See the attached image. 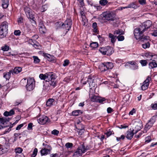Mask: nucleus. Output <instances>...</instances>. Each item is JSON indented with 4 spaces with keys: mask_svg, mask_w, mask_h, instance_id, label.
<instances>
[{
    "mask_svg": "<svg viewBox=\"0 0 157 157\" xmlns=\"http://www.w3.org/2000/svg\"><path fill=\"white\" fill-rule=\"evenodd\" d=\"M151 25V22L150 20H148L142 23L139 27L135 29L134 30L135 38L137 40L140 38L144 32L149 28Z\"/></svg>",
    "mask_w": 157,
    "mask_h": 157,
    "instance_id": "1",
    "label": "nucleus"
},
{
    "mask_svg": "<svg viewBox=\"0 0 157 157\" xmlns=\"http://www.w3.org/2000/svg\"><path fill=\"white\" fill-rule=\"evenodd\" d=\"M39 77L41 79L49 82L50 85L53 87L56 86V85L55 76L52 72H50L45 74H41L39 75Z\"/></svg>",
    "mask_w": 157,
    "mask_h": 157,
    "instance_id": "2",
    "label": "nucleus"
},
{
    "mask_svg": "<svg viewBox=\"0 0 157 157\" xmlns=\"http://www.w3.org/2000/svg\"><path fill=\"white\" fill-rule=\"evenodd\" d=\"M100 19L106 20L109 21H115L116 22V18L115 14L112 12H104L101 14L100 17Z\"/></svg>",
    "mask_w": 157,
    "mask_h": 157,
    "instance_id": "3",
    "label": "nucleus"
},
{
    "mask_svg": "<svg viewBox=\"0 0 157 157\" xmlns=\"http://www.w3.org/2000/svg\"><path fill=\"white\" fill-rule=\"evenodd\" d=\"M8 23L6 21L2 22L0 26V38L6 37L8 33Z\"/></svg>",
    "mask_w": 157,
    "mask_h": 157,
    "instance_id": "4",
    "label": "nucleus"
},
{
    "mask_svg": "<svg viewBox=\"0 0 157 157\" xmlns=\"http://www.w3.org/2000/svg\"><path fill=\"white\" fill-rule=\"evenodd\" d=\"M27 17L31 20H32L33 22L32 23L35 24V19L34 15L32 13V10L31 9L28 7L26 6L24 8Z\"/></svg>",
    "mask_w": 157,
    "mask_h": 157,
    "instance_id": "5",
    "label": "nucleus"
},
{
    "mask_svg": "<svg viewBox=\"0 0 157 157\" xmlns=\"http://www.w3.org/2000/svg\"><path fill=\"white\" fill-rule=\"evenodd\" d=\"M88 150L87 147H85L83 144L80 145L76 151L74 153V155L77 156H79L86 152Z\"/></svg>",
    "mask_w": 157,
    "mask_h": 157,
    "instance_id": "6",
    "label": "nucleus"
},
{
    "mask_svg": "<svg viewBox=\"0 0 157 157\" xmlns=\"http://www.w3.org/2000/svg\"><path fill=\"white\" fill-rule=\"evenodd\" d=\"M35 82L33 78H29L27 80V84L26 86L27 90L29 91L32 90L35 87Z\"/></svg>",
    "mask_w": 157,
    "mask_h": 157,
    "instance_id": "7",
    "label": "nucleus"
},
{
    "mask_svg": "<svg viewBox=\"0 0 157 157\" xmlns=\"http://www.w3.org/2000/svg\"><path fill=\"white\" fill-rule=\"evenodd\" d=\"M156 121V117L153 116L147 123L144 128V132H146L147 130L151 127Z\"/></svg>",
    "mask_w": 157,
    "mask_h": 157,
    "instance_id": "8",
    "label": "nucleus"
},
{
    "mask_svg": "<svg viewBox=\"0 0 157 157\" xmlns=\"http://www.w3.org/2000/svg\"><path fill=\"white\" fill-rule=\"evenodd\" d=\"M143 127L142 123L141 121L136 122L133 125L132 131L134 132L135 134L136 133Z\"/></svg>",
    "mask_w": 157,
    "mask_h": 157,
    "instance_id": "9",
    "label": "nucleus"
},
{
    "mask_svg": "<svg viewBox=\"0 0 157 157\" xmlns=\"http://www.w3.org/2000/svg\"><path fill=\"white\" fill-rule=\"evenodd\" d=\"M72 21L70 19H67L62 25V27L68 31L71 28L72 25Z\"/></svg>",
    "mask_w": 157,
    "mask_h": 157,
    "instance_id": "10",
    "label": "nucleus"
},
{
    "mask_svg": "<svg viewBox=\"0 0 157 157\" xmlns=\"http://www.w3.org/2000/svg\"><path fill=\"white\" fill-rule=\"evenodd\" d=\"M95 81L96 79L93 76H90L88 77L87 81L89 83L90 87L91 88L95 87L96 85Z\"/></svg>",
    "mask_w": 157,
    "mask_h": 157,
    "instance_id": "11",
    "label": "nucleus"
},
{
    "mask_svg": "<svg viewBox=\"0 0 157 157\" xmlns=\"http://www.w3.org/2000/svg\"><path fill=\"white\" fill-rule=\"evenodd\" d=\"M48 118L47 116H43L40 117L37 119L38 122L41 124H44L48 122Z\"/></svg>",
    "mask_w": 157,
    "mask_h": 157,
    "instance_id": "12",
    "label": "nucleus"
},
{
    "mask_svg": "<svg viewBox=\"0 0 157 157\" xmlns=\"http://www.w3.org/2000/svg\"><path fill=\"white\" fill-rule=\"evenodd\" d=\"M80 122H79L77 123L78 125V126L77 127H78L77 132L78 133V134L79 135H81L84 132L85 130L84 126L80 124Z\"/></svg>",
    "mask_w": 157,
    "mask_h": 157,
    "instance_id": "13",
    "label": "nucleus"
},
{
    "mask_svg": "<svg viewBox=\"0 0 157 157\" xmlns=\"http://www.w3.org/2000/svg\"><path fill=\"white\" fill-rule=\"evenodd\" d=\"M11 70L12 72V75L17 74L22 71V68L20 67H17L14 69H12Z\"/></svg>",
    "mask_w": 157,
    "mask_h": 157,
    "instance_id": "14",
    "label": "nucleus"
},
{
    "mask_svg": "<svg viewBox=\"0 0 157 157\" xmlns=\"http://www.w3.org/2000/svg\"><path fill=\"white\" fill-rule=\"evenodd\" d=\"M104 64L106 70L111 69L113 67V65L112 63L110 62H104Z\"/></svg>",
    "mask_w": 157,
    "mask_h": 157,
    "instance_id": "15",
    "label": "nucleus"
},
{
    "mask_svg": "<svg viewBox=\"0 0 157 157\" xmlns=\"http://www.w3.org/2000/svg\"><path fill=\"white\" fill-rule=\"evenodd\" d=\"M11 74H12V72L11 70L9 72H6L4 73L3 74V77L5 78L6 80H8L11 77Z\"/></svg>",
    "mask_w": 157,
    "mask_h": 157,
    "instance_id": "16",
    "label": "nucleus"
},
{
    "mask_svg": "<svg viewBox=\"0 0 157 157\" xmlns=\"http://www.w3.org/2000/svg\"><path fill=\"white\" fill-rule=\"evenodd\" d=\"M2 5L4 9L7 8L9 4V0H2Z\"/></svg>",
    "mask_w": 157,
    "mask_h": 157,
    "instance_id": "17",
    "label": "nucleus"
},
{
    "mask_svg": "<svg viewBox=\"0 0 157 157\" xmlns=\"http://www.w3.org/2000/svg\"><path fill=\"white\" fill-rule=\"evenodd\" d=\"M141 41L144 42H147V41H149V37L148 36H147L142 35L140 38L138 39Z\"/></svg>",
    "mask_w": 157,
    "mask_h": 157,
    "instance_id": "18",
    "label": "nucleus"
},
{
    "mask_svg": "<svg viewBox=\"0 0 157 157\" xmlns=\"http://www.w3.org/2000/svg\"><path fill=\"white\" fill-rule=\"evenodd\" d=\"M149 67L150 69H152L157 67V64L155 60L150 62L148 64Z\"/></svg>",
    "mask_w": 157,
    "mask_h": 157,
    "instance_id": "19",
    "label": "nucleus"
},
{
    "mask_svg": "<svg viewBox=\"0 0 157 157\" xmlns=\"http://www.w3.org/2000/svg\"><path fill=\"white\" fill-rule=\"evenodd\" d=\"M106 53L105 55L109 56L113 53V51L112 48L109 46H107L106 47Z\"/></svg>",
    "mask_w": 157,
    "mask_h": 157,
    "instance_id": "20",
    "label": "nucleus"
},
{
    "mask_svg": "<svg viewBox=\"0 0 157 157\" xmlns=\"http://www.w3.org/2000/svg\"><path fill=\"white\" fill-rule=\"evenodd\" d=\"M113 33L115 36H117V35H123L124 34V33L122 29H118L114 31Z\"/></svg>",
    "mask_w": 157,
    "mask_h": 157,
    "instance_id": "21",
    "label": "nucleus"
},
{
    "mask_svg": "<svg viewBox=\"0 0 157 157\" xmlns=\"http://www.w3.org/2000/svg\"><path fill=\"white\" fill-rule=\"evenodd\" d=\"M134 133V132H133L132 130V131L127 132L126 137L128 140H131L133 137Z\"/></svg>",
    "mask_w": 157,
    "mask_h": 157,
    "instance_id": "22",
    "label": "nucleus"
},
{
    "mask_svg": "<svg viewBox=\"0 0 157 157\" xmlns=\"http://www.w3.org/2000/svg\"><path fill=\"white\" fill-rule=\"evenodd\" d=\"M109 37L111 39V42L112 43L114 44L115 42L116 37V36H115L114 34H113L111 33H109Z\"/></svg>",
    "mask_w": 157,
    "mask_h": 157,
    "instance_id": "23",
    "label": "nucleus"
},
{
    "mask_svg": "<svg viewBox=\"0 0 157 157\" xmlns=\"http://www.w3.org/2000/svg\"><path fill=\"white\" fill-rule=\"evenodd\" d=\"M50 150L48 149L44 148L42 149L40 151L41 155H45L48 154L50 152Z\"/></svg>",
    "mask_w": 157,
    "mask_h": 157,
    "instance_id": "24",
    "label": "nucleus"
},
{
    "mask_svg": "<svg viewBox=\"0 0 157 157\" xmlns=\"http://www.w3.org/2000/svg\"><path fill=\"white\" fill-rule=\"evenodd\" d=\"M54 100L53 98L49 99L46 102V105L50 107L53 105Z\"/></svg>",
    "mask_w": 157,
    "mask_h": 157,
    "instance_id": "25",
    "label": "nucleus"
},
{
    "mask_svg": "<svg viewBox=\"0 0 157 157\" xmlns=\"http://www.w3.org/2000/svg\"><path fill=\"white\" fill-rule=\"evenodd\" d=\"M44 56L45 57L47 58V60L49 61H52L54 59V57L50 54H45L44 55Z\"/></svg>",
    "mask_w": 157,
    "mask_h": 157,
    "instance_id": "26",
    "label": "nucleus"
},
{
    "mask_svg": "<svg viewBox=\"0 0 157 157\" xmlns=\"http://www.w3.org/2000/svg\"><path fill=\"white\" fill-rule=\"evenodd\" d=\"M99 68L101 72H104L107 71L106 70L105 66L104 63H102L100 64L99 66Z\"/></svg>",
    "mask_w": 157,
    "mask_h": 157,
    "instance_id": "27",
    "label": "nucleus"
},
{
    "mask_svg": "<svg viewBox=\"0 0 157 157\" xmlns=\"http://www.w3.org/2000/svg\"><path fill=\"white\" fill-rule=\"evenodd\" d=\"M9 121V118H0V121L1 122V123L2 124L4 125L5 123H6L7 121Z\"/></svg>",
    "mask_w": 157,
    "mask_h": 157,
    "instance_id": "28",
    "label": "nucleus"
},
{
    "mask_svg": "<svg viewBox=\"0 0 157 157\" xmlns=\"http://www.w3.org/2000/svg\"><path fill=\"white\" fill-rule=\"evenodd\" d=\"M98 97L93 95L90 97V100L92 101L98 102Z\"/></svg>",
    "mask_w": 157,
    "mask_h": 157,
    "instance_id": "29",
    "label": "nucleus"
},
{
    "mask_svg": "<svg viewBox=\"0 0 157 157\" xmlns=\"http://www.w3.org/2000/svg\"><path fill=\"white\" fill-rule=\"evenodd\" d=\"M128 8H132L135 9L136 8V5L134 2H132L128 6Z\"/></svg>",
    "mask_w": 157,
    "mask_h": 157,
    "instance_id": "30",
    "label": "nucleus"
},
{
    "mask_svg": "<svg viewBox=\"0 0 157 157\" xmlns=\"http://www.w3.org/2000/svg\"><path fill=\"white\" fill-rule=\"evenodd\" d=\"M99 4L102 6H104L106 5L108 3L107 0H101L99 1Z\"/></svg>",
    "mask_w": 157,
    "mask_h": 157,
    "instance_id": "31",
    "label": "nucleus"
},
{
    "mask_svg": "<svg viewBox=\"0 0 157 157\" xmlns=\"http://www.w3.org/2000/svg\"><path fill=\"white\" fill-rule=\"evenodd\" d=\"M81 113V111L80 110H75L73 111L72 113V114L73 116H78L80 113Z\"/></svg>",
    "mask_w": 157,
    "mask_h": 157,
    "instance_id": "32",
    "label": "nucleus"
},
{
    "mask_svg": "<svg viewBox=\"0 0 157 157\" xmlns=\"http://www.w3.org/2000/svg\"><path fill=\"white\" fill-rule=\"evenodd\" d=\"M149 86V83H146L144 82H143V84L141 88L142 90H145L147 89L148 88Z\"/></svg>",
    "mask_w": 157,
    "mask_h": 157,
    "instance_id": "33",
    "label": "nucleus"
},
{
    "mask_svg": "<svg viewBox=\"0 0 157 157\" xmlns=\"http://www.w3.org/2000/svg\"><path fill=\"white\" fill-rule=\"evenodd\" d=\"M22 150H23L20 147L15 148V151L16 154V155H18L17 154V153L21 154V152H22ZM21 155V154H20V155Z\"/></svg>",
    "mask_w": 157,
    "mask_h": 157,
    "instance_id": "34",
    "label": "nucleus"
},
{
    "mask_svg": "<svg viewBox=\"0 0 157 157\" xmlns=\"http://www.w3.org/2000/svg\"><path fill=\"white\" fill-rule=\"evenodd\" d=\"M106 50V47L100 48L99 50V51L103 55H105Z\"/></svg>",
    "mask_w": 157,
    "mask_h": 157,
    "instance_id": "35",
    "label": "nucleus"
},
{
    "mask_svg": "<svg viewBox=\"0 0 157 157\" xmlns=\"http://www.w3.org/2000/svg\"><path fill=\"white\" fill-rule=\"evenodd\" d=\"M145 43V44H142V47L144 49L149 48L150 46V44L149 42L147 41V42H146Z\"/></svg>",
    "mask_w": 157,
    "mask_h": 157,
    "instance_id": "36",
    "label": "nucleus"
},
{
    "mask_svg": "<svg viewBox=\"0 0 157 157\" xmlns=\"http://www.w3.org/2000/svg\"><path fill=\"white\" fill-rule=\"evenodd\" d=\"M39 30L41 33H44L46 32V29L44 26H41L40 28H39Z\"/></svg>",
    "mask_w": 157,
    "mask_h": 157,
    "instance_id": "37",
    "label": "nucleus"
},
{
    "mask_svg": "<svg viewBox=\"0 0 157 157\" xmlns=\"http://www.w3.org/2000/svg\"><path fill=\"white\" fill-rule=\"evenodd\" d=\"M7 151V149L6 148H3L2 147H0V154H3Z\"/></svg>",
    "mask_w": 157,
    "mask_h": 157,
    "instance_id": "38",
    "label": "nucleus"
},
{
    "mask_svg": "<svg viewBox=\"0 0 157 157\" xmlns=\"http://www.w3.org/2000/svg\"><path fill=\"white\" fill-rule=\"evenodd\" d=\"M98 44L96 42H94L90 43V46L93 48H95L98 47Z\"/></svg>",
    "mask_w": 157,
    "mask_h": 157,
    "instance_id": "39",
    "label": "nucleus"
},
{
    "mask_svg": "<svg viewBox=\"0 0 157 157\" xmlns=\"http://www.w3.org/2000/svg\"><path fill=\"white\" fill-rule=\"evenodd\" d=\"M140 63L142 66H145L147 65V62L145 60H141L140 61Z\"/></svg>",
    "mask_w": 157,
    "mask_h": 157,
    "instance_id": "40",
    "label": "nucleus"
},
{
    "mask_svg": "<svg viewBox=\"0 0 157 157\" xmlns=\"http://www.w3.org/2000/svg\"><path fill=\"white\" fill-rule=\"evenodd\" d=\"M106 100V99L105 98H101L99 97L98 100V102L100 103H103V102Z\"/></svg>",
    "mask_w": 157,
    "mask_h": 157,
    "instance_id": "41",
    "label": "nucleus"
},
{
    "mask_svg": "<svg viewBox=\"0 0 157 157\" xmlns=\"http://www.w3.org/2000/svg\"><path fill=\"white\" fill-rule=\"evenodd\" d=\"M93 28V31L95 33H96L97 32L98 30L96 28L97 27V24L96 22H94L93 23L92 25Z\"/></svg>",
    "mask_w": 157,
    "mask_h": 157,
    "instance_id": "42",
    "label": "nucleus"
},
{
    "mask_svg": "<svg viewBox=\"0 0 157 157\" xmlns=\"http://www.w3.org/2000/svg\"><path fill=\"white\" fill-rule=\"evenodd\" d=\"M9 47L7 45H5L4 46H2L1 47V49L4 51H6L9 50Z\"/></svg>",
    "mask_w": 157,
    "mask_h": 157,
    "instance_id": "43",
    "label": "nucleus"
},
{
    "mask_svg": "<svg viewBox=\"0 0 157 157\" xmlns=\"http://www.w3.org/2000/svg\"><path fill=\"white\" fill-rule=\"evenodd\" d=\"M118 41H122L124 40V36L122 35H118L116 37Z\"/></svg>",
    "mask_w": 157,
    "mask_h": 157,
    "instance_id": "44",
    "label": "nucleus"
},
{
    "mask_svg": "<svg viewBox=\"0 0 157 157\" xmlns=\"http://www.w3.org/2000/svg\"><path fill=\"white\" fill-rule=\"evenodd\" d=\"M33 58L34 59V62L35 63H37L40 62V60L36 56H33Z\"/></svg>",
    "mask_w": 157,
    "mask_h": 157,
    "instance_id": "45",
    "label": "nucleus"
},
{
    "mask_svg": "<svg viewBox=\"0 0 157 157\" xmlns=\"http://www.w3.org/2000/svg\"><path fill=\"white\" fill-rule=\"evenodd\" d=\"M128 63L130 64L132 66L133 65H135L136 67H134V69H137L138 68V66L137 64L133 61H130Z\"/></svg>",
    "mask_w": 157,
    "mask_h": 157,
    "instance_id": "46",
    "label": "nucleus"
},
{
    "mask_svg": "<svg viewBox=\"0 0 157 157\" xmlns=\"http://www.w3.org/2000/svg\"><path fill=\"white\" fill-rule=\"evenodd\" d=\"M37 149L36 148H35L31 155L32 157H35L37 155Z\"/></svg>",
    "mask_w": 157,
    "mask_h": 157,
    "instance_id": "47",
    "label": "nucleus"
},
{
    "mask_svg": "<svg viewBox=\"0 0 157 157\" xmlns=\"http://www.w3.org/2000/svg\"><path fill=\"white\" fill-rule=\"evenodd\" d=\"M151 140V138L150 136H148L145 138V143H148L150 142Z\"/></svg>",
    "mask_w": 157,
    "mask_h": 157,
    "instance_id": "48",
    "label": "nucleus"
},
{
    "mask_svg": "<svg viewBox=\"0 0 157 157\" xmlns=\"http://www.w3.org/2000/svg\"><path fill=\"white\" fill-rule=\"evenodd\" d=\"M59 132L57 130L54 129L51 132V134L52 135L57 136L59 134Z\"/></svg>",
    "mask_w": 157,
    "mask_h": 157,
    "instance_id": "49",
    "label": "nucleus"
},
{
    "mask_svg": "<svg viewBox=\"0 0 157 157\" xmlns=\"http://www.w3.org/2000/svg\"><path fill=\"white\" fill-rule=\"evenodd\" d=\"M151 107L153 109H157V102L154 104H152L151 105Z\"/></svg>",
    "mask_w": 157,
    "mask_h": 157,
    "instance_id": "50",
    "label": "nucleus"
},
{
    "mask_svg": "<svg viewBox=\"0 0 157 157\" xmlns=\"http://www.w3.org/2000/svg\"><path fill=\"white\" fill-rule=\"evenodd\" d=\"M73 145L72 143H67L65 144V146L67 148H70L72 147Z\"/></svg>",
    "mask_w": 157,
    "mask_h": 157,
    "instance_id": "51",
    "label": "nucleus"
},
{
    "mask_svg": "<svg viewBox=\"0 0 157 157\" xmlns=\"http://www.w3.org/2000/svg\"><path fill=\"white\" fill-rule=\"evenodd\" d=\"M14 34L16 36H19L21 33V31L19 30H15L14 32Z\"/></svg>",
    "mask_w": 157,
    "mask_h": 157,
    "instance_id": "52",
    "label": "nucleus"
},
{
    "mask_svg": "<svg viewBox=\"0 0 157 157\" xmlns=\"http://www.w3.org/2000/svg\"><path fill=\"white\" fill-rule=\"evenodd\" d=\"M47 7L46 5H43L42 7L41 11L42 12H44L46 10H47Z\"/></svg>",
    "mask_w": 157,
    "mask_h": 157,
    "instance_id": "53",
    "label": "nucleus"
},
{
    "mask_svg": "<svg viewBox=\"0 0 157 157\" xmlns=\"http://www.w3.org/2000/svg\"><path fill=\"white\" fill-rule=\"evenodd\" d=\"M69 63V61L68 60L66 59L64 61V63L63 64V65L64 66H67Z\"/></svg>",
    "mask_w": 157,
    "mask_h": 157,
    "instance_id": "54",
    "label": "nucleus"
},
{
    "mask_svg": "<svg viewBox=\"0 0 157 157\" xmlns=\"http://www.w3.org/2000/svg\"><path fill=\"white\" fill-rule=\"evenodd\" d=\"M139 3L142 5H144L146 4V0H139L138 1Z\"/></svg>",
    "mask_w": 157,
    "mask_h": 157,
    "instance_id": "55",
    "label": "nucleus"
},
{
    "mask_svg": "<svg viewBox=\"0 0 157 157\" xmlns=\"http://www.w3.org/2000/svg\"><path fill=\"white\" fill-rule=\"evenodd\" d=\"M24 125V124H22L18 125L16 128V130H20L21 127H22Z\"/></svg>",
    "mask_w": 157,
    "mask_h": 157,
    "instance_id": "56",
    "label": "nucleus"
},
{
    "mask_svg": "<svg viewBox=\"0 0 157 157\" xmlns=\"http://www.w3.org/2000/svg\"><path fill=\"white\" fill-rule=\"evenodd\" d=\"M33 127V124L32 123H29L28 126V129L29 130H32Z\"/></svg>",
    "mask_w": 157,
    "mask_h": 157,
    "instance_id": "57",
    "label": "nucleus"
},
{
    "mask_svg": "<svg viewBox=\"0 0 157 157\" xmlns=\"http://www.w3.org/2000/svg\"><path fill=\"white\" fill-rule=\"evenodd\" d=\"M113 110L110 107H109L107 109V112L108 113H111L113 111Z\"/></svg>",
    "mask_w": 157,
    "mask_h": 157,
    "instance_id": "58",
    "label": "nucleus"
},
{
    "mask_svg": "<svg viewBox=\"0 0 157 157\" xmlns=\"http://www.w3.org/2000/svg\"><path fill=\"white\" fill-rule=\"evenodd\" d=\"M151 35L155 36H157V30H155L153 32L151 33Z\"/></svg>",
    "mask_w": 157,
    "mask_h": 157,
    "instance_id": "59",
    "label": "nucleus"
},
{
    "mask_svg": "<svg viewBox=\"0 0 157 157\" xmlns=\"http://www.w3.org/2000/svg\"><path fill=\"white\" fill-rule=\"evenodd\" d=\"M151 79L150 77L148 76L147 78L144 81V82L146 83H149V82Z\"/></svg>",
    "mask_w": 157,
    "mask_h": 157,
    "instance_id": "60",
    "label": "nucleus"
},
{
    "mask_svg": "<svg viewBox=\"0 0 157 157\" xmlns=\"http://www.w3.org/2000/svg\"><path fill=\"white\" fill-rule=\"evenodd\" d=\"M107 137L110 136L112 134V132L111 131H109V132L105 133Z\"/></svg>",
    "mask_w": 157,
    "mask_h": 157,
    "instance_id": "61",
    "label": "nucleus"
},
{
    "mask_svg": "<svg viewBox=\"0 0 157 157\" xmlns=\"http://www.w3.org/2000/svg\"><path fill=\"white\" fill-rule=\"evenodd\" d=\"M9 112V113L10 114V116H12L14 114V111L13 110V109H12Z\"/></svg>",
    "mask_w": 157,
    "mask_h": 157,
    "instance_id": "62",
    "label": "nucleus"
},
{
    "mask_svg": "<svg viewBox=\"0 0 157 157\" xmlns=\"http://www.w3.org/2000/svg\"><path fill=\"white\" fill-rule=\"evenodd\" d=\"M136 112V110L134 109H133L132 111L130 112L129 114L130 115H132L134 113Z\"/></svg>",
    "mask_w": 157,
    "mask_h": 157,
    "instance_id": "63",
    "label": "nucleus"
},
{
    "mask_svg": "<svg viewBox=\"0 0 157 157\" xmlns=\"http://www.w3.org/2000/svg\"><path fill=\"white\" fill-rule=\"evenodd\" d=\"M23 19L22 17H20L18 20V22L19 23H21L22 22Z\"/></svg>",
    "mask_w": 157,
    "mask_h": 157,
    "instance_id": "64",
    "label": "nucleus"
}]
</instances>
